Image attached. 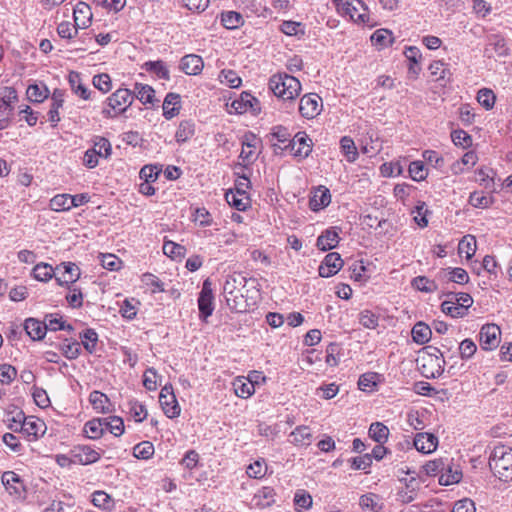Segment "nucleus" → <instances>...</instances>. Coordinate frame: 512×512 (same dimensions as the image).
<instances>
[{
	"label": "nucleus",
	"instance_id": "31",
	"mask_svg": "<svg viewBox=\"0 0 512 512\" xmlns=\"http://www.w3.org/2000/svg\"><path fill=\"white\" fill-rule=\"evenodd\" d=\"M241 291L245 294V297L249 300L250 305H256L260 299V284L256 278H247V285L241 288Z\"/></svg>",
	"mask_w": 512,
	"mask_h": 512
},
{
	"label": "nucleus",
	"instance_id": "2",
	"mask_svg": "<svg viewBox=\"0 0 512 512\" xmlns=\"http://www.w3.org/2000/svg\"><path fill=\"white\" fill-rule=\"evenodd\" d=\"M269 89L278 98L293 100L300 94L301 83L294 76L279 73L269 79Z\"/></svg>",
	"mask_w": 512,
	"mask_h": 512
},
{
	"label": "nucleus",
	"instance_id": "20",
	"mask_svg": "<svg viewBox=\"0 0 512 512\" xmlns=\"http://www.w3.org/2000/svg\"><path fill=\"white\" fill-rule=\"evenodd\" d=\"M438 276L443 281L454 282L458 284H465L469 281V276L466 270L459 267L442 269Z\"/></svg>",
	"mask_w": 512,
	"mask_h": 512
},
{
	"label": "nucleus",
	"instance_id": "5",
	"mask_svg": "<svg viewBox=\"0 0 512 512\" xmlns=\"http://www.w3.org/2000/svg\"><path fill=\"white\" fill-rule=\"evenodd\" d=\"M420 370L426 378H438L444 372L445 360L443 355H436L435 353H428L420 358Z\"/></svg>",
	"mask_w": 512,
	"mask_h": 512
},
{
	"label": "nucleus",
	"instance_id": "28",
	"mask_svg": "<svg viewBox=\"0 0 512 512\" xmlns=\"http://www.w3.org/2000/svg\"><path fill=\"white\" fill-rule=\"evenodd\" d=\"M226 302L231 310L238 313L246 312L254 306L250 305L249 300L245 297V294L242 291L238 294L227 296Z\"/></svg>",
	"mask_w": 512,
	"mask_h": 512
},
{
	"label": "nucleus",
	"instance_id": "10",
	"mask_svg": "<svg viewBox=\"0 0 512 512\" xmlns=\"http://www.w3.org/2000/svg\"><path fill=\"white\" fill-rule=\"evenodd\" d=\"M322 99L314 93L306 94L300 99L299 112L306 119H313L319 115Z\"/></svg>",
	"mask_w": 512,
	"mask_h": 512
},
{
	"label": "nucleus",
	"instance_id": "50",
	"mask_svg": "<svg viewBox=\"0 0 512 512\" xmlns=\"http://www.w3.org/2000/svg\"><path fill=\"white\" fill-rule=\"evenodd\" d=\"M275 490L272 487H262L257 491L254 498L258 500L257 505L262 507L270 506L274 503Z\"/></svg>",
	"mask_w": 512,
	"mask_h": 512
},
{
	"label": "nucleus",
	"instance_id": "9",
	"mask_svg": "<svg viewBox=\"0 0 512 512\" xmlns=\"http://www.w3.org/2000/svg\"><path fill=\"white\" fill-rule=\"evenodd\" d=\"M285 148L296 157L306 158L312 151L311 139L305 132H298Z\"/></svg>",
	"mask_w": 512,
	"mask_h": 512
},
{
	"label": "nucleus",
	"instance_id": "63",
	"mask_svg": "<svg viewBox=\"0 0 512 512\" xmlns=\"http://www.w3.org/2000/svg\"><path fill=\"white\" fill-rule=\"evenodd\" d=\"M78 29H81L80 27L72 25L70 22L63 21L61 22L57 27V33L61 38L65 39H72L78 34Z\"/></svg>",
	"mask_w": 512,
	"mask_h": 512
},
{
	"label": "nucleus",
	"instance_id": "42",
	"mask_svg": "<svg viewBox=\"0 0 512 512\" xmlns=\"http://www.w3.org/2000/svg\"><path fill=\"white\" fill-rule=\"evenodd\" d=\"M227 203L239 211H244L247 208L249 198L247 195L240 196L238 192L233 190L228 191L225 194Z\"/></svg>",
	"mask_w": 512,
	"mask_h": 512
},
{
	"label": "nucleus",
	"instance_id": "55",
	"mask_svg": "<svg viewBox=\"0 0 512 512\" xmlns=\"http://www.w3.org/2000/svg\"><path fill=\"white\" fill-rule=\"evenodd\" d=\"M154 454V446L149 441H143L133 448V455L138 459H149Z\"/></svg>",
	"mask_w": 512,
	"mask_h": 512
},
{
	"label": "nucleus",
	"instance_id": "32",
	"mask_svg": "<svg viewBox=\"0 0 512 512\" xmlns=\"http://www.w3.org/2000/svg\"><path fill=\"white\" fill-rule=\"evenodd\" d=\"M132 94L144 105L154 103L155 91L147 84L136 83Z\"/></svg>",
	"mask_w": 512,
	"mask_h": 512
},
{
	"label": "nucleus",
	"instance_id": "44",
	"mask_svg": "<svg viewBox=\"0 0 512 512\" xmlns=\"http://www.w3.org/2000/svg\"><path fill=\"white\" fill-rule=\"evenodd\" d=\"M49 207L51 210L60 212V211H68L71 207L70 194H57L55 195L49 203Z\"/></svg>",
	"mask_w": 512,
	"mask_h": 512
},
{
	"label": "nucleus",
	"instance_id": "6",
	"mask_svg": "<svg viewBox=\"0 0 512 512\" xmlns=\"http://www.w3.org/2000/svg\"><path fill=\"white\" fill-rule=\"evenodd\" d=\"M214 295L212 291V282L209 278L204 280L201 292L198 297L199 317L201 320L207 322V318L213 314L214 311Z\"/></svg>",
	"mask_w": 512,
	"mask_h": 512
},
{
	"label": "nucleus",
	"instance_id": "61",
	"mask_svg": "<svg viewBox=\"0 0 512 512\" xmlns=\"http://www.w3.org/2000/svg\"><path fill=\"white\" fill-rule=\"evenodd\" d=\"M70 293L66 296V300L72 308H80L83 305V294L81 289L74 285L66 286Z\"/></svg>",
	"mask_w": 512,
	"mask_h": 512
},
{
	"label": "nucleus",
	"instance_id": "34",
	"mask_svg": "<svg viewBox=\"0 0 512 512\" xmlns=\"http://www.w3.org/2000/svg\"><path fill=\"white\" fill-rule=\"evenodd\" d=\"M195 133V123L192 120H183L180 122L175 134L178 143H184L193 137Z\"/></svg>",
	"mask_w": 512,
	"mask_h": 512
},
{
	"label": "nucleus",
	"instance_id": "1",
	"mask_svg": "<svg viewBox=\"0 0 512 512\" xmlns=\"http://www.w3.org/2000/svg\"><path fill=\"white\" fill-rule=\"evenodd\" d=\"M489 466L502 481H512V447L497 445L489 457Z\"/></svg>",
	"mask_w": 512,
	"mask_h": 512
},
{
	"label": "nucleus",
	"instance_id": "64",
	"mask_svg": "<svg viewBox=\"0 0 512 512\" xmlns=\"http://www.w3.org/2000/svg\"><path fill=\"white\" fill-rule=\"evenodd\" d=\"M92 82L94 87L103 93H107L112 88L111 78L106 73L95 75Z\"/></svg>",
	"mask_w": 512,
	"mask_h": 512
},
{
	"label": "nucleus",
	"instance_id": "58",
	"mask_svg": "<svg viewBox=\"0 0 512 512\" xmlns=\"http://www.w3.org/2000/svg\"><path fill=\"white\" fill-rule=\"evenodd\" d=\"M451 139L456 146L462 148H468L472 145V137L462 129L452 131Z\"/></svg>",
	"mask_w": 512,
	"mask_h": 512
},
{
	"label": "nucleus",
	"instance_id": "47",
	"mask_svg": "<svg viewBox=\"0 0 512 512\" xmlns=\"http://www.w3.org/2000/svg\"><path fill=\"white\" fill-rule=\"evenodd\" d=\"M26 93L30 101L40 103L48 97L49 90L45 85L32 84L28 86Z\"/></svg>",
	"mask_w": 512,
	"mask_h": 512
},
{
	"label": "nucleus",
	"instance_id": "21",
	"mask_svg": "<svg viewBox=\"0 0 512 512\" xmlns=\"http://www.w3.org/2000/svg\"><path fill=\"white\" fill-rule=\"evenodd\" d=\"M68 82L72 91L83 100L93 99L92 91H90L81 82V75L76 71H71L68 76Z\"/></svg>",
	"mask_w": 512,
	"mask_h": 512
},
{
	"label": "nucleus",
	"instance_id": "40",
	"mask_svg": "<svg viewBox=\"0 0 512 512\" xmlns=\"http://www.w3.org/2000/svg\"><path fill=\"white\" fill-rule=\"evenodd\" d=\"M441 309L442 312L453 318H462L468 313V311L460 306L459 303L453 302L448 298L442 302Z\"/></svg>",
	"mask_w": 512,
	"mask_h": 512
},
{
	"label": "nucleus",
	"instance_id": "41",
	"mask_svg": "<svg viewBox=\"0 0 512 512\" xmlns=\"http://www.w3.org/2000/svg\"><path fill=\"white\" fill-rule=\"evenodd\" d=\"M411 286L421 292L432 293L438 290L435 281L430 280L426 276H417L412 279Z\"/></svg>",
	"mask_w": 512,
	"mask_h": 512
},
{
	"label": "nucleus",
	"instance_id": "62",
	"mask_svg": "<svg viewBox=\"0 0 512 512\" xmlns=\"http://www.w3.org/2000/svg\"><path fill=\"white\" fill-rule=\"evenodd\" d=\"M409 173L414 181H422L427 177V169L422 161L411 162Z\"/></svg>",
	"mask_w": 512,
	"mask_h": 512
},
{
	"label": "nucleus",
	"instance_id": "12",
	"mask_svg": "<svg viewBox=\"0 0 512 512\" xmlns=\"http://www.w3.org/2000/svg\"><path fill=\"white\" fill-rule=\"evenodd\" d=\"M343 266V260L337 252H330L325 257L318 268L319 276L323 278L331 277L338 273Z\"/></svg>",
	"mask_w": 512,
	"mask_h": 512
},
{
	"label": "nucleus",
	"instance_id": "57",
	"mask_svg": "<svg viewBox=\"0 0 512 512\" xmlns=\"http://www.w3.org/2000/svg\"><path fill=\"white\" fill-rule=\"evenodd\" d=\"M252 101L257 102L256 98L252 97L248 93H243L238 100H234L231 104V107L236 111L238 114L245 113L248 109V107H252Z\"/></svg>",
	"mask_w": 512,
	"mask_h": 512
},
{
	"label": "nucleus",
	"instance_id": "54",
	"mask_svg": "<svg viewBox=\"0 0 512 512\" xmlns=\"http://www.w3.org/2000/svg\"><path fill=\"white\" fill-rule=\"evenodd\" d=\"M92 503L104 510H110L113 507V500L109 494L104 491H96L92 495Z\"/></svg>",
	"mask_w": 512,
	"mask_h": 512
},
{
	"label": "nucleus",
	"instance_id": "37",
	"mask_svg": "<svg viewBox=\"0 0 512 512\" xmlns=\"http://www.w3.org/2000/svg\"><path fill=\"white\" fill-rule=\"evenodd\" d=\"M368 433L375 442L383 444L388 439L389 429L381 422H374L370 425Z\"/></svg>",
	"mask_w": 512,
	"mask_h": 512
},
{
	"label": "nucleus",
	"instance_id": "18",
	"mask_svg": "<svg viewBox=\"0 0 512 512\" xmlns=\"http://www.w3.org/2000/svg\"><path fill=\"white\" fill-rule=\"evenodd\" d=\"M331 202V194L329 189L320 186L310 197L309 206L311 210L318 211L327 207Z\"/></svg>",
	"mask_w": 512,
	"mask_h": 512
},
{
	"label": "nucleus",
	"instance_id": "51",
	"mask_svg": "<svg viewBox=\"0 0 512 512\" xmlns=\"http://www.w3.org/2000/svg\"><path fill=\"white\" fill-rule=\"evenodd\" d=\"M82 344L87 352L93 353L96 349L98 334L92 328L86 329L81 335Z\"/></svg>",
	"mask_w": 512,
	"mask_h": 512
},
{
	"label": "nucleus",
	"instance_id": "49",
	"mask_svg": "<svg viewBox=\"0 0 512 512\" xmlns=\"http://www.w3.org/2000/svg\"><path fill=\"white\" fill-rule=\"evenodd\" d=\"M84 432L87 434V436L90 439H98L100 438L103 433V423L101 418L92 419L88 421L84 426Z\"/></svg>",
	"mask_w": 512,
	"mask_h": 512
},
{
	"label": "nucleus",
	"instance_id": "59",
	"mask_svg": "<svg viewBox=\"0 0 512 512\" xmlns=\"http://www.w3.org/2000/svg\"><path fill=\"white\" fill-rule=\"evenodd\" d=\"M445 296L446 298L452 300L453 302L459 303V305L462 306L467 311L473 304V298L468 293L447 292L445 293Z\"/></svg>",
	"mask_w": 512,
	"mask_h": 512
},
{
	"label": "nucleus",
	"instance_id": "17",
	"mask_svg": "<svg viewBox=\"0 0 512 512\" xmlns=\"http://www.w3.org/2000/svg\"><path fill=\"white\" fill-rule=\"evenodd\" d=\"M74 23L81 29L87 28L92 20L91 8L84 2H79L73 11Z\"/></svg>",
	"mask_w": 512,
	"mask_h": 512
},
{
	"label": "nucleus",
	"instance_id": "24",
	"mask_svg": "<svg viewBox=\"0 0 512 512\" xmlns=\"http://www.w3.org/2000/svg\"><path fill=\"white\" fill-rule=\"evenodd\" d=\"M260 140L253 133H247L242 141V150L240 158L244 161L252 162L254 160V151Z\"/></svg>",
	"mask_w": 512,
	"mask_h": 512
},
{
	"label": "nucleus",
	"instance_id": "14",
	"mask_svg": "<svg viewBox=\"0 0 512 512\" xmlns=\"http://www.w3.org/2000/svg\"><path fill=\"white\" fill-rule=\"evenodd\" d=\"M415 449L422 453H431L436 450L438 438L431 433H418L414 438Z\"/></svg>",
	"mask_w": 512,
	"mask_h": 512
},
{
	"label": "nucleus",
	"instance_id": "36",
	"mask_svg": "<svg viewBox=\"0 0 512 512\" xmlns=\"http://www.w3.org/2000/svg\"><path fill=\"white\" fill-rule=\"evenodd\" d=\"M341 152L344 154L346 160L353 163L357 160L359 154L353 139L349 136H344L340 140Z\"/></svg>",
	"mask_w": 512,
	"mask_h": 512
},
{
	"label": "nucleus",
	"instance_id": "33",
	"mask_svg": "<svg viewBox=\"0 0 512 512\" xmlns=\"http://www.w3.org/2000/svg\"><path fill=\"white\" fill-rule=\"evenodd\" d=\"M413 341L417 344L427 343L432 335L431 328L424 322H417L411 331Z\"/></svg>",
	"mask_w": 512,
	"mask_h": 512
},
{
	"label": "nucleus",
	"instance_id": "11",
	"mask_svg": "<svg viewBox=\"0 0 512 512\" xmlns=\"http://www.w3.org/2000/svg\"><path fill=\"white\" fill-rule=\"evenodd\" d=\"M71 456L74 458V463L81 465H89L97 462L101 453L88 445H76L70 451Z\"/></svg>",
	"mask_w": 512,
	"mask_h": 512
},
{
	"label": "nucleus",
	"instance_id": "56",
	"mask_svg": "<svg viewBox=\"0 0 512 512\" xmlns=\"http://www.w3.org/2000/svg\"><path fill=\"white\" fill-rule=\"evenodd\" d=\"M93 148L96 149V151H99L100 154H98L99 157H103L107 159L110 157L112 152L111 143L109 140L105 137L96 136L93 140Z\"/></svg>",
	"mask_w": 512,
	"mask_h": 512
},
{
	"label": "nucleus",
	"instance_id": "35",
	"mask_svg": "<svg viewBox=\"0 0 512 512\" xmlns=\"http://www.w3.org/2000/svg\"><path fill=\"white\" fill-rule=\"evenodd\" d=\"M371 42L378 49L388 47L393 42L392 32L388 29H378L371 35Z\"/></svg>",
	"mask_w": 512,
	"mask_h": 512
},
{
	"label": "nucleus",
	"instance_id": "39",
	"mask_svg": "<svg viewBox=\"0 0 512 512\" xmlns=\"http://www.w3.org/2000/svg\"><path fill=\"white\" fill-rule=\"evenodd\" d=\"M280 30L288 36H296L301 38L305 35V24L296 21H283Z\"/></svg>",
	"mask_w": 512,
	"mask_h": 512
},
{
	"label": "nucleus",
	"instance_id": "22",
	"mask_svg": "<svg viewBox=\"0 0 512 512\" xmlns=\"http://www.w3.org/2000/svg\"><path fill=\"white\" fill-rule=\"evenodd\" d=\"M180 111V96L176 93H168L163 102V116L166 119H172Z\"/></svg>",
	"mask_w": 512,
	"mask_h": 512
},
{
	"label": "nucleus",
	"instance_id": "8",
	"mask_svg": "<svg viewBox=\"0 0 512 512\" xmlns=\"http://www.w3.org/2000/svg\"><path fill=\"white\" fill-rule=\"evenodd\" d=\"M500 328L496 324H485L479 333L480 347L490 351L496 349L500 343Z\"/></svg>",
	"mask_w": 512,
	"mask_h": 512
},
{
	"label": "nucleus",
	"instance_id": "46",
	"mask_svg": "<svg viewBox=\"0 0 512 512\" xmlns=\"http://www.w3.org/2000/svg\"><path fill=\"white\" fill-rule=\"evenodd\" d=\"M431 75L436 77V80H449L451 72L443 61H433L428 67Z\"/></svg>",
	"mask_w": 512,
	"mask_h": 512
},
{
	"label": "nucleus",
	"instance_id": "30",
	"mask_svg": "<svg viewBox=\"0 0 512 512\" xmlns=\"http://www.w3.org/2000/svg\"><path fill=\"white\" fill-rule=\"evenodd\" d=\"M32 275L38 281L47 282L53 277L56 279V267L53 268L50 264L41 262L35 265Z\"/></svg>",
	"mask_w": 512,
	"mask_h": 512
},
{
	"label": "nucleus",
	"instance_id": "13",
	"mask_svg": "<svg viewBox=\"0 0 512 512\" xmlns=\"http://www.w3.org/2000/svg\"><path fill=\"white\" fill-rule=\"evenodd\" d=\"M338 230H340V228L331 227L323 231L317 238V248L321 251H328L335 248L340 241Z\"/></svg>",
	"mask_w": 512,
	"mask_h": 512
},
{
	"label": "nucleus",
	"instance_id": "19",
	"mask_svg": "<svg viewBox=\"0 0 512 512\" xmlns=\"http://www.w3.org/2000/svg\"><path fill=\"white\" fill-rule=\"evenodd\" d=\"M24 330L34 341L42 340L46 335L47 327L44 322L35 318H28L24 322Z\"/></svg>",
	"mask_w": 512,
	"mask_h": 512
},
{
	"label": "nucleus",
	"instance_id": "4",
	"mask_svg": "<svg viewBox=\"0 0 512 512\" xmlns=\"http://www.w3.org/2000/svg\"><path fill=\"white\" fill-rule=\"evenodd\" d=\"M134 95L129 89L120 88L107 98L109 109H103L102 113L106 118H113L132 105Z\"/></svg>",
	"mask_w": 512,
	"mask_h": 512
},
{
	"label": "nucleus",
	"instance_id": "16",
	"mask_svg": "<svg viewBox=\"0 0 512 512\" xmlns=\"http://www.w3.org/2000/svg\"><path fill=\"white\" fill-rule=\"evenodd\" d=\"M245 285H247V277L242 273L234 272L233 274L228 275L223 287L225 296L227 297L232 294L240 293L241 288H244Z\"/></svg>",
	"mask_w": 512,
	"mask_h": 512
},
{
	"label": "nucleus",
	"instance_id": "45",
	"mask_svg": "<svg viewBox=\"0 0 512 512\" xmlns=\"http://www.w3.org/2000/svg\"><path fill=\"white\" fill-rule=\"evenodd\" d=\"M462 473L460 471L453 470L449 464H446V469L442 472L439 477V484L448 486L460 482Z\"/></svg>",
	"mask_w": 512,
	"mask_h": 512
},
{
	"label": "nucleus",
	"instance_id": "52",
	"mask_svg": "<svg viewBox=\"0 0 512 512\" xmlns=\"http://www.w3.org/2000/svg\"><path fill=\"white\" fill-rule=\"evenodd\" d=\"M477 101L486 110H490L494 107L496 96L491 89L482 88L477 93Z\"/></svg>",
	"mask_w": 512,
	"mask_h": 512
},
{
	"label": "nucleus",
	"instance_id": "48",
	"mask_svg": "<svg viewBox=\"0 0 512 512\" xmlns=\"http://www.w3.org/2000/svg\"><path fill=\"white\" fill-rule=\"evenodd\" d=\"M235 394L240 398H248L255 392V387L252 381H243L242 379H236L233 382Z\"/></svg>",
	"mask_w": 512,
	"mask_h": 512
},
{
	"label": "nucleus",
	"instance_id": "7",
	"mask_svg": "<svg viewBox=\"0 0 512 512\" xmlns=\"http://www.w3.org/2000/svg\"><path fill=\"white\" fill-rule=\"evenodd\" d=\"M80 276V268L73 262H62L56 266V282L59 286L74 285Z\"/></svg>",
	"mask_w": 512,
	"mask_h": 512
},
{
	"label": "nucleus",
	"instance_id": "60",
	"mask_svg": "<svg viewBox=\"0 0 512 512\" xmlns=\"http://www.w3.org/2000/svg\"><path fill=\"white\" fill-rule=\"evenodd\" d=\"M159 403L168 418H176L180 415L181 409L176 398L175 402L169 401V399H159Z\"/></svg>",
	"mask_w": 512,
	"mask_h": 512
},
{
	"label": "nucleus",
	"instance_id": "15",
	"mask_svg": "<svg viewBox=\"0 0 512 512\" xmlns=\"http://www.w3.org/2000/svg\"><path fill=\"white\" fill-rule=\"evenodd\" d=\"M204 67L201 56L196 54H188L182 57L180 62L181 70L187 75H198Z\"/></svg>",
	"mask_w": 512,
	"mask_h": 512
},
{
	"label": "nucleus",
	"instance_id": "25",
	"mask_svg": "<svg viewBox=\"0 0 512 512\" xmlns=\"http://www.w3.org/2000/svg\"><path fill=\"white\" fill-rule=\"evenodd\" d=\"M89 402L98 413H108L111 411L109 398L98 390H94L90 393Z\"/></svg>",
	"mask_w": 512,
	"mask_h": 512
},
{
	"label": "nucleus",
	"instance_id": "26",
	"mask_svg": "<svg viewBox=\"0 0 512 512\" xmlns=\"http://www.w3.org/2000/svg\"><path fill=\"white\" fill-rule=\"evenodd\" d=\"M291 443L298 446H308L312 441L310 428L307 426L296 427L289 435Z\"/></svg>",
	"mask_w": 512,
	"mask_h": 512
},
{
	"label": "nucleus",
	"instance_id": "27",
	"mask_svg": "<svg viewBox=\"0 0 512 512\" xmlns=\"http://www.w3.org/2000/svg\"><path fill=\"white\" fill-rule=\"evenodd\" d=\"M13 421L19 423L22 422V430L28 435H33L35 437L39 435L41 428L44 426L43 422L25 418L22 411L18 413L17 418H13Z\"/></svg>",
	"mask_w": 512,
	"mask_h": 512
},
{
	"label": "nucleus",
	"instance_id": "43",
	"mask_svg": "<svg viewBox=\"0 0 512 512\" xmlns=\"http://www.w3.org/2000/svg\"><path fill=\"white\" fill-rule=\"evenodd\" d=\"M459 254H465L467 259H471L476 252V239L472 235L464 236L458 244Z\"/></svg>",
	"mask_w": 512,
	"mask_h": 512
},
{
	"label": "nucleus",
	"instance_id": "29",
	"mask_svg": "<svg viewBox=\"0 0 512 512\" xmlns=\"http://www.w3.org/2000/svg\"><path fill=\"white\" fill-rule=\"evenodd\" d=\"M64 95L61 90H54L52 95V105L48 111L49 121L55 126L60 121L59 109L63 106Z\"/></svg>",
	"mask_w": 512,
	"mask_h": 512
},
{
	"label": "nucleus",
	"instance_id": "53",
	"mask_svg": "<svg viewBox=\"0 0 512 512\" xmlns=\"http://www.w3.org/2000/svg\"><path fill=\"white\" fill-rule=\"evenodd\" d=\"M186 248L173 241H165L163 245V253L168 257L175 259L185 256Z\"/></svg>",
	"mask_w": 512,
	"mask_h": 512
},
{
	"label": "nucleus",
	"instance_id": "3",
	"mask_svg": "<svg viewBox=\"0 0 512 512\" xmlns=\"http://www.w3.org/2000/svg\"><path fill=\"white\" fill-rule=\"evenodd\" d=\"M337 11L348 15L356 23L373 27L375 21L370 17L368 7L362 0H334Z\"/></svg>",
	"mask_w": 512,
	"mask_h": 512
},
{
	"label": "nucleus",
	"instance_id": "23",
	"mask_svg": "<svg viewBox=\"0 0 512 512\" xmlns=\"http://www.w3.org/2000/svg\"><path fill=\"white\" fill-rule=\"evenodd\" d=\"M2 483L5 485L6 489L10 490V493L17 495H20L25 489L23 481L20 479L19 475L13 471L3 473Z\"/></svg>",
	"mask_w": 512,
	"mask_h": 512
},
{
	"label": "nucleus",
	"instance_id": "38",
	"mask_svg": "<svg viewBox=\"0 0 512 512\" xmlns=\"http://www.w3.org/2000/svg\"><path fill=\"white\" fill-rule=\"evenodd\" d=\"M221 22L227 29L239 28L244 23V18L241 13L236 11H226L221 14Z\"/></svg>",
	"mask_w": 512,
	"mask_h": 512
}]
</instances>
